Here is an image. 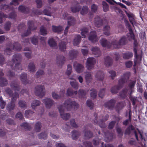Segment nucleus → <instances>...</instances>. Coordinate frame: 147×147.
Masks as SVG:
<instances>
[{
	"label": "nucleus",
	"mask_w": 147,
	"mask_h": 147,
	"mask_svg": "<svg viewBox=\"0 0 147 147\" xmlns=\"http://www.w3.org/2000/svg\"><path fill=\"white\" fill-rule=\"evenodd\" d=\"M79 107L78 104L75 101H72L71 99H69L65 100L62 105H59L58 107L61 116L65 120H67L70 117L69 113H64L65 108L67 111L71 110L73 107L75 110L76 109Z\"/></svg>",
	"instance_id": "1"
},
{
	"label": "nucleus",
	"mask_w": 147,
	"mask_h": 147,
	"mask_svg": "<svg viewBox=\"0 0 147 147\" xmlns=\"http://www.w3.org/2000/svg\"><path fill=\"white\" fill-rule=\"evenodd\" d=\"M129 79V72H127L123 74V76L119 81L118 85L115 86L111 88V92L113 94L117 93L118 91L123 86L124 84Z\"/></svg>",
	"instance_id": "2"
},
{
	"label": "nucleus",
	"mask_w": 147,
	"mask_h": 147,
	"mask_svg": "<svg viewBox=\"0 0 147 147\" xmlns=\"http://www.w3.org/2000/svg\"><path fill=\"white\" fill-rule=\"evenodd\" d=\"M21 59L22 56L20 54H16L13 56L12 61L13 64L16 63L14 69L17 71L19 70L20 71L22 70V68L20 65Z\"/></svg>",
	"instance_id": "3"
},
{
	"label": "nucleus",
	"mask_w": 147,
	"mask_h": 147,
	"mask_svg": "<svg viewBox=\"0 0 147 147\" xmlns=\"http://www.w3.org/2000/svg\"><path fill=\"white\" fill-rule=\"evenodd\" d=\"M94 118L92 122L95 125H97L98 124L99 126L101 128H105L106 127V126L104 122L108 119L109 117L108 115H106L104 118L101 119L98 122L97 120V114L96 113H94Z\"/></svg>",
	"instance_id": "4"
},
{
	"label": "nucleus",
	"mask_w": 147,
	"mask_h": 147,
	"mask_svg": "<svg viewBox=\"0 0 147 147\" xmlns=\"http://www.w3.org/2000/svg\"><path fill=\"white\" fill-rule=\"evenodd\" d=\"M127 40L126 37L123 36L121 37L119 42H117L116 40H114L112 42V44L113 45V46L115 48H119L121 45L126 44Z\"/></svg>",
	"instance_id": "5"
},
{
	"label": "nucleus",
	"mask_w": 147,
	"mask_h": 147,
	"mask_svg": "<svg viewBox=\"0 0 147 147\" xmlns=\"http://www.w3.org/2000/svg\"><path fill=\"white\" fill-rule=\"evenodd\" d=\"M28 29L26 32L22 35V36H27L31 33V30H35L37 28L34 25V22L33 21H29L28 22Z\"/></svg>",
	"instance_id": "6"
},
{
	"label": "nucleus",
	"mask_w": 147,
	"mask_h": 147,
	"mask_svg": "<svg viewBox=\"0 0 147 147\" xmlns=\"http://www.w3.org/2000/svg\"><path fill=\"white\" fill-rule=\"evenodd\" d=\"M36 95L40 97H43L45 94V88L43 85H38L35 88Z\"/></svg>",
	"instance_id": "7"
},
{
	"label": "nucleus",
	"mask_w": 147,
	"mask_h": 147,
	"mask_svg": "<svg viewBox=\"0 0 147 147\" xmlns=\"http://www.w3.org/2000/svg\"><path fill=\"white\" fill-rule=\"evenodd\" d=\"M96 63V61L94 58L93 57L88 58L87 60L86 67L88 70H91L94 68V65Z\"/></svg>",
	"instance_id": "8"
},
{
	"label": "nucleus",
	"mask_w": 147,
	"mask_h": 147,
	"mask_svg": "<svg viewBox=\"0 0 147 147\" xmlns=\"http://www.w3.org/2000/svg\"><path fill=\"white\" fill-rule=\"evenodd\" d=\"M129 36L133 40L134 51L136 53V47L138 46V42L137 40L135 38L134 35L131 29L129 28Z\"/></svg>",
	"instance_id": "9"
},
{
	"label": "nucleus",
	"mask_w": 147,
	"mask_h": 147,
	"mask_svg": "<svg viewBox=\"0 0 147 147\" xmlns=\"http://www.w3.org/2000/svg\"><path fill=\"white\" fill-rule=\"evenodd\" d=\"M32 12L34 13V14L36 15H39L42 14L43 13L44 14L48 16H51V13L47 9H45L44 10L43 12L38 10V9H33L32 10Z\"/></svg>",
	"instance_id": "10"
},
{
	"label": "nucleus",
	"mask_w": 147,
	"mask_h": 147,
	"mask_svg": "<svg viewBox=\"0 0 147 147\" xmlns=\"http://www.w3.org/2000/svg\"><path fill=\"white\" fill-rule=\"evenodd\" d=\"M5 92L10 97H12L11 98H14L17 99L19 97V95L18 93L15 92L13 93L12 90L9 88H6Z\"/></svg>",
	"instance_id": "11"
},
{
	"label": "nucleus",
	"mask_w": 147,
	"mask_h": 147,
	"mask_svg": "<svg viewBox=\"0 0 147 147\" xmlns=\"http://www.w3.org/2000/svg\"><path fill=\"white\" fill-rule=\"evenodd\" d=\"M17 99L14 98H11V102L7 105L6 109L9 112L14 109L15 107V103Z\"/></svg>",
	"instance_id": "12"
},
{
	"label": "nucleus",
	"mask_w": 147,
	"mask_h": 147,
	"mask_svg": "<svg viewBox=\"0 0 147 147\" xmlns=\"http://www.w3.org/2000/svg\"><path fill=\"white\" fill-rule=\"evenodd\" d=\"M47 108H50L54 104V101L50 98H46L42 100Z\"/></svg>",
	"instance_id": "13"
},
{
	"label": "nucleus",
	"mask_w": 147,
	"mask_h": 147,
	"mask_svg": "<svg viewBox=\"0 0 147 147\" xmlns=\"http://www.w3.org/2000/svg\"><path fill=\"white\" fill-rule=\"evenodd\" d=\"M88 39L92 42L93 43L98 41L96 33L95 31H93L91 32L90 35L88 37Z\"/></svg>",
	"instance_id": "14"
},
{
	"label": "nucleus",
	"mask_w": 147,
	"mask_h": 147,
	"mask_svg": "<svg viewBox=\"0 0 147 147\" xmlns=\"http://www.w3.org/2000/svg\"><path fill=\"white\" fill-rule=\"evenodd\" d=\"M115 102L116 100L114 99H112L106 102L104 106L109 109H112L113 108Z\"/></svg>",
	"instance_id": "15"
},
{
	"label": "nucleus",
	"mask_w": 147,
	"mask_h": 147,
	"mask_svg": "<svg viewBox=\"0 0 147 147\" xmlns=\"http://www.w3.org/2000/svg\"><path fill=\"white\" fill-rule=\"evenodd\" d=\"M100 42L102 46L103 47H107L108 48H110L113 45L111 43L107 41V40L105 38H102L100 40Z\"/></svg>",
	"instance_id": "16"
},
{
	"label": "nucleus",
	"mask_w": 147,
	"mask_h": 147,
	"mask_svg": "<svg viewBox=\"0 0 147 147\" xmlns=\"http://www.w3.org/2000/svg\"><path fill=\"white\" fill-rule=\"evenodd\" d=\"M76 23V20L74 18L71 17L68 18V25L65 28V30L68 31V30L70 26H74Z\"/></svg>",
	"instance_id": "17"
},
{
	"label": "nucleus",
	"mask_w": 147,
	"mask_h": 147,
	"mask_svg": "<svg viewBox=\"0 0 147 147\" xmlns=\"http://www.w3.org/2000/svg\"><path fill=\"white\" fill-rule=\"evenodd\" d=\"M104 63L106 66L109 67L112 64L113 60L109 56H107L105 58Z\"/></svg>",
	"instance_id": "18"
},
{
	"label": "nucleus",
	"mask_w": 147,
	"mask_h": 147,
	"mask_svg": "<svg viewBox=\"0 0 147 147\" xmlns=\"http://www.w3.org/2000/svg\"><path fill=\"white\" fill-rule=\"evenodd\" d=\"M94 23L95 25L97 27H99L102 25L103 21L100 17L97 16L95 18Z\"/></svg>",
	"instance_id": "19"
},
{
	"label": "nucleus",
	"mask_w": 147,
	"mask_h": 147,
	"mask_svg": "<svg viewBox=\"0 0 147 147\" xmlns=\"http://www.w3.org/2000/svg\"><path fill=\"white\" fill-rule=\"evenodd\" d=\"M18 10L22 13H28L30 11V8L28 7H25L23 5H20L18 8Z\"/></svg>",
	"instance_id": "20"
},
{
	"label": "nucleus",
	"mask_w": 147,
	"mask_h": 147,
	"mask_svg": "<svg viewBox=\"0 0 147 147\" xmlns=\"http://www.w3.org/2000/svg\"><path fill=\"white\" fill-rule=\"evenodd\" d=\"M75 65L74 64V67L77 72L80 73L83 71L84 66L78 63L76 66H75Z\"/></svg>",
	"instance_id": "21"
},
{
	"label": "nucleus",
	"mask_w": 147,
	"mask_h": 147,
	"mask_svg": "<svg viewBox=\"0 0 147 147\" xmlns=\"http://www.w3.org/2000/svg\"><path fill=\"white\" fill-rule=\"evenodd\" d=\"M20 79L22 83L26 84L28 83L27 79V74L26 73H23L20 76Z\"/></svg>",
	"instance_id": "22"
},
{
	"label": "nucleus",
	"mask_w": 147,
	"mask_h": 147,
	"mask_svg": "<svg viewBox=\"0 0 147 147\" xmlns=\"http://www.w3.org/2000/svg\"><path fill=\"white\" fill-rule=\"evenodd\" d=\"M57 63L61 65L64 64L65 61V57L61 55H57Z\"/></svg>",
	"instance_id": "23"
},
{
	"label": "nucleus",
	"mask_w": 147,
	"mask_h": 147,
	"mask_svg": "<svg viewBox=\"0 0 147 147\" xmlns=\"http://www.w3.org/2000/svg\"><path fill=\"white\" fill-rule=\"evenodd\" d=\"M78 53V52L77 50H71L69 51V57L70 59H73L76 57Z\"/></svg>",
	"instance_id": "24"
},
{
	"label": "nucleus",
	"mask_w": 147,
	"mask_h": 147,
	"mask_svg": "<svg viewBox=\"0 0 147 147\" xmlns=\"http://www.w3.org/2000/svg\"><path fill=\"white\" fill-rule=\"evenodd\" d=\"M71 137L72 139L75 140L77 139L80 135V132L76 130H73L71 132Z\"/></svg>",
	"instance_id": "25"
},
{
	"label": "nucleus",
	"mask_w": 147,
	"mask_h": 147,
	"mask_svg": "<svg viewBox=\"0 0 147 147\" xmlns=\"http://www.w3.org/2000/svg\"><path fill=\"white\" fill-rule=\"evenodd\" d=\"M91 51L93 54L95 55L96 57H98L100 55V52L99 48L97 47H93L92 48Z\"/></svg>",
	"instance_id": "26"
},
{
	"label": "nucleus",
	"mask_w": 147,
	"mask_h": 147,
	"mask_svg": "<svg viewBox=\"0 0 147 147\" xmlns=\"http://www.w3.org/2000/svg\"><path fill=\"white\" fill-rule=\"evenodd\" d=\"M87 93L86 91L83 89H80L78 92V96L79 98L82 99L86 98Z\"/></svg>",
	"instance_id": "27"
},
{
	"label": "nucleus",
	"mask_w": 147,
	"mask_h": 147,
	"mask_svg": "<svg viewBox=\"0 0 147 147\" xmlns=\"http://www.w3.org/2000/svg\"><path fill=\"white\" fill-rule=\"evenodd\" d=\"M95 77L99 80L102 81L104 77L103 72L101 71H99L96 74Z\"/></svg>",
	"instance_id": "28"
},
{
	"label": "nucleus",
	"mask_w": 147,
	"mask_h": 147,
	"mask_svg": "<svg viewBox=\"0 0 147 147\" xmlns=\"http://www.w3.org/2000/svg\"><path fill=\"white\" fill-rule=\"evenodd\" d=\"M61 94L60 95L57 94L55 92H52V96L53 98L54 99H58L60 98L61 97H63L64 96L65 91L64 90H62V91L61 92Z\"/></svg>",
	"instance_id": "29"
},
{
	"label": "nucleus",
	"mask_w": 147,
	"mask_h": 147,
	"mask_svg": "<svg viewBox=\"0 0 147 147\" xmlns=\"http://www.w3.org/2000/svg\"><path fill=\"white\" fill-rule=\"evenodd\" d=\"M136 83V81H129V91H130V95L134 92V86Z\"/></svg>",
	"instance_id": "30"
},
{
	"label": "nucleus",
	"mask_w": 147,
	"mask_h": 147,
	"mask_svg": "<svg viewBox=\"0 0 147 147\" xmlns=\"http://www.w3.org/2000/svg\"><path fill=\"white\" fill-rule=\"evenodd\" d=\"M81 40V37L79 35L76 36L73 41V45L74 46H77L80 43Z\"/></svg>",
	"instance_id": "31"
},
{
	"label": "nucleus",
	"mask_w": 147,
	"mask_h": 147,
	"mask_svg": "<svg viewBox=\"0 0 147 147\" xmlns=\"http://www.w3.org/2000/svg\"><path fill=\"white\" fill-rule=\"evenodd\" d=\"M66 43L64 41H61L59 44V50L62 51H64L66 49Z\"/></svg>",
	"instance_id": "32"
},
{
	"label": "nucleus",
	"mask_w": 147,
	"mask_h": 147,
	"mask_svg": "<svg viewBox=\"0 0 147 147\" xmlns=\"http://www.w3.org/2000/svg\"><path fill=\"white\" fill-rule=\"evenodd\" d=\"M129 21L133 26L136 25V23L135 20V16L134 15L131 13H129Z\"/></svg>",
	"instance_id": "33"
},
{
	"label": "nucleus",
	"mask_w": 147,
	"mask_h": 147,
	"mask_svg": "<svg viewBox=\"0 0 147 147\" xmlns=\"http://www.w3.org/2000/svg\"><path fill=\"white\" fill-rule=\"evenodd\" d=\"M124 106L123 103L122 102H118L115 107L116 111L119 113L120 110L122 109Z\"/></svg>",
	"instance_id": "34"
},
{
	"label": "nucleus",
	"mask_w": 147,
	"mask_h": 147,
	"mask_svg": "<svg viewBox=\"0 0 147 147\" xmlns=\"http://www.w3.org/2000/svg\"><path fill=\"white\" fill-rule=\"evenodd\" d=\"M35 113L30 110H26L25 111V116L26 118H30Z\"/></svg>",
	"instance_id": "35"
},
{
	"label": "nucleus",
	"mask_w": 147,
	"mask_h": 147,
	"mask_svg": "<svg viewBox=\"0 0 147 147\" xmlns=\"http://www.w3.org/2000/svg\"><path fill=\"white\" fill-rule=\"evenodd\" d=\"M81 34L83 37L85 38L86 37V35L88 34V29L85 27H84L81 29Z\"/></svg>",
	"instance_id": "36"
},
{
	"label": "nucleus",
	"mask_w": 147,
	"mask_h": 147,
	"mask_svg": "<svg viewBox=\"0 0 147 147\" xmlns=\"http://www.w3.org/2000/svg\"><path fill=\"white\" fill-rule=\"evenodd\" d=\"M78 92L77 91H73L71 88H68L67 90L66 93L67 96H72L74 94L76 95L77 94Z\"/></svg>",
	"instance_id": "37"
},
{
	"label": "nucleus",
	"mask_w": 147,
	"mask_h": 147,
	"mask_svg": "<svg viewBox=\"0 0 147 147\" xmlns=\"http://www.w3.org/2000/svg\"><path fill=\"white\" fill-rule=\"evenodd\" d=\"M110 27L108 25L105 26L103 29L104 34L107 36L110 35Z\"/></svg>",
	"instance_id": "38"
},
{
	"label": "nucleus",
	"mask_w": 147,
	"mask_h": 147,
	"mask_svg": "<svg viewBox=\"0 0 147 147\" xmlns=\"http://www.w3.org/2000/svg\"><path fill=\"white\" fill-rule=\"evenodd\" d=\"M8 84L7 80L3 78H0V86L3 87L6 86Z\"/></svg>",
	"instance_id": "39"
},
{
	"label": "nucleus",
	"mask_w": 147,
	"mask_h": 147,
	"mask_svg": "<svg viewBox=\"0 0 147 147\" xmlns=\"http://www.w3.org/2000/svg\"><path fill=\"white\" fill-rule=\"evenodd\" d=\"M10 86L11 88L13 89L15 91H19L20 90V87L17 84L11 83L10 84Z\"/></svg>",
	"instance_id": "40"
},
{
	"label": "nucleus",
	"mask_w": 147,
	"mask_h": 147,
	"mask_svg": "<svg viewBox=\"0 0 147 147\" xmlns=\"http://www.w3.org/2000/svg\"><path fill=\"white\" fill-rule=\"evenodd\" d=\"M53 31L55 32H61L63 29V28L61 26H52Z\"/></svg>",
	"instance_id": "41"
},
{
	"label": "nucleus",
	"mask_w": 147,
	"mask_h": 147,
	"mask_svg": "<svg viewBox=\"0 0 147 147\" xmlns=\"http://www.w3.org/2000/svg\"><path fill=\"white\" fill-rule=\"evenodd\" d=\"M48 43L51 47H57V43L53 38L49 39L48 41Z\"/></svg>",
	"instance_id": "42"
},
{
	"label": "nucleus",
	"mask_w": 147,
	"mask_h": 147,
	"mask_svg": "<svg viewBox=\"0 0 147 147\" xmlns=\"http://www.w3.org/2000/svg\"><path fill=\"white\" fill-rule=\"evenodd\" d=\"M28 69L30 72H34L35 71V65L33 62L30 63L28 65Z\"/></svg>",
	"instance_id": "43"
},
{
	"label": "nucleus",
	"mask_w": 147,
	"mask_h": 147,
	"mask_svg": "<svg viewBox=\"0 0 147 147\" xmlns=\"http://www.w3.org/2000/svg\"><path fill=\"white\" fill-rule=\"evenodd\" d=\"M22 49L20 44L18 42H15L13 46L12 49H15L18 51H20Z\"/></svg>",
	"instance_id": "44"
},
{
	"label": "nucleus",
	"mask_w": 147,
	"mask_h": 147,
	"mask_svg": "<svg viewBox=\"0 0 147 147\" xmlns=\"http://www.w3.org/2000/svg\"><path fill=\"white\" fill-rule=\"evenodd\" d=\"M103 10L104 12H107L109 10V6L108 4L105 1L102 2Z\"/></svg>",
	"instance_id": "45"
},
{
	"label": "nucleus",
	"mask_w": 147,
	"mask_h": 147,
	"mask_svg": "<svg viewBox=\"0 0 147 147\" xmlns=\"http://www.w3.org/2000/svg\"><path fill=\"white\" fill-rule=\"evenodd\" d=\"M40 101L37 100H34L32 102L31 106L33 109H34L36 107L39 106L40 104Z\"/></svg>",
	"instance_id": "46"
},
{
	"label": "nucleus",
	"mask_w": 147,
	"mask_h": 147,
	"mask_svg": "<svg viewBox=\"0 0 147 147\" xmlns=\"http://www.w3.org/2000/svg\"><path fill=\"white\" fill-rule=\"evenodd\" d=\"M127 89H124L122 91L120 92L119 95L122 98H125L127 96Z\"/></svg>",
	"instance_id": "47"
},
{
	"label": "nucleus",
	"mask_w": 147,
	"mask_h": 147,
	"mask_svg": "<svg viewBox=\"0 0 147 147\" xmlns=\"http://www.w3.org/2000/svg\"><path fill=\"white\" fill-rule=\"evenodd\" d=\"M90 91H91L90 93V95L91 98L92 99L96 98L97 92L96 90L94 89H92Z\"/></svg>",
	"instance_id": "48"
},
{
	"label": "nucleus",
	"mask_w": 147,
	"mask_h": 147,
	"mask_svg": "<svg viewBox=\"0 0 147 147\" xmlns=\"http://www.w3.org/2000/svg\"><path fill=\"white\" fill-rule=\"evenodd\" d=\"M38 138L40 139H43L44 140H46L47 139V135L46 131H44L43 132L39 134L38 135Z\"/></svg>",
	"instance_id": "49"
},
{
	"label": "nucleus",
	"mask_w": 147,
	"mask_h": 147,
	"mask_svg": "<svg viewBox=\"0 0 147 147\" xmlns=\"http://www.w3.org/2000/svg\"><path fill=\"white\" fill-rule=\"evenodd\" d=\"M93 136V134L90 131H86L85 133V137L87 139H89L92 138Z\"/></svg>",
	"instance_id": "50"
},
{
	"label": "nucleus",
	"mask_w": 147,
	"mask_h": 147,
	"mask_svg": "<svg viewBox=\"0 0 147 147\" xmlns=\"http://www.w3.org/2000/svg\"><path fill=\"white\" fill-rule=\"evenodd\" d=\"M31 42L33 45H36L38 43V36H34L31 38Z\"/></svg>",
	"instance_id": "51"
},
{
	"label": "nucleus",
	"mask_w": 147,
	"mask_h": 147,
	"mask_svg": "<svg viewBox=\"0 0 147 147\" xmlns=\"http://www.w3.org/2000/svg\"><path fill=\"white\" fill-rule=\"evenodd\" d=\"M41 123L40 122H37L35 124L34 129L37 132L40 131L41 128Z\"/></svg>",
	"instance_id": "52"
},
{
	"label": "nucleus",
	"mask_w": 147,
	"mask_h": 147,
	"mask_svg": "<svg viewBox=\"0 0 147 147\" xmlns=\"http://www.w3.org/2000/svg\"><path fill=\"white\" fill-rule=\"evenodd\" d=\"M0 8L1 10L4 9L6 10L8 9L9 11L10 10H13V8L10 7L9 5L6 4L1 5H0Z\"/></svg>",
	"instance_id": "53"
},
{
	"label": "nucleus",
	"mask_w": 147,
	"mask_h": 147,
	"mask_svg": "<svg viewBox=\"0 0 147 147\" xmlns=\"http://www.w3.org/2000/svg\"><path fill=\"white\" fill-rule=\"evenodd\" d=\"M21 126L24 127L27 130H30L31 129V126L26 123H22L21 125Z\"/></svg>",
	"instance_id": "54"
},
{
	"label": "nucleus",
	"mask_w": 147,
	"mask_h": 147,
	"mask_svg": "<svg viewBox=\"0 0 147 147\" xmlns=\"http://www.w3.org/2000/svg\"><path fill=\"white\" fill-rule=\"evenodd\" d=\"M85 78L87 83H89L92 79V76L90 74L88 73L85 75Z\"/></svg>",
	"instance_id": "55"
},
{
	"label": "nucleus",
	"mask_w": 147,
	"mask_h": 147,
	"mask_svg": "<svg viewBox=\"0 0 147 147\" xmlns=\"http://www.w3.org/2000/svg\"><path fill=\"white\" fill-rule=\"evenodd\" d=\"M88 8L86 6H83L81 11L80 13L82 15L86 14L88 12Z\"/></svg>",
	"instance_id": "56"
},
{
	"label": "nucleus",
	"mask_w": 147,
	"mask_h": 147,
	"mask_svg": "<svg viewBox=\"0 0 147 147\" xmlns=\"http://www.w3.org/2000/svg\"><path fill=\"white\" fill-rule=\"evenodd\" d=\"M81 9V6L80 5L74 7H71V10L74 13L79 11Z\"/></svg>",
	"instance_id": "57"
},
{
	"label": "nucleus",
	"mask_w": 147,
	"mask_h": 147,
	"mask_svg": "<svg viewBox=\"0 0 147 147\" xmlns=\"http://www.w3.org/2000/svg\"><path fill=\"white\" fill-rule=\"evenodd\" d=\"M11 22L8 21L4 25V29L6 31H9L10 30L11 26Z\"/></svg>",
	"instance_id": "58"
},
{
	"label": "nucleus",
	"mask_w": 147,
	"mask_h": 147,
	"mask_svg": "<svg viewBox=\"0 0 147 147\" xmlns=\"http://www.w3.org/2000/svg\"><path fill=\"white\" fill-rule=\"evenodd\" d=\"M116 130L117 133L118 134V136L119 138H121L123 134V132L121 129L119 127H116Z\"/></svg>",
	"instance_id": "59"
},
{
	"label": "nucleus",
	"mask_w": 147,
	"mask_h": 147,
	"mask_svg": "<svg viewBox=\"0 0 147 147\" xmlns=\"http://www.w3.org/2000/svg\"><path fill=\"white\" fill-rule=\"evenodd\" d=\"M86 105L89 107L90 109H93L94 104L90 100H87L86 101Z\"/></svg>",
	"instance_id": "60"
},
{
	"label": "nucleus",
	"mask_w": 147,
	"mask_h": 147,
	"mask_svg": "<svg viewBox=\"0 0 147 147\" xmlns=\"http://www.w3.org/2000/svg\"><path fill=\"white\" fill-rule=\"evenodd\" d=\"M8 16L7 15L4 14L2 11H0V24H1L3 22V18H8Z\"/></svg>",
	"instance_id": "61"
},
{
	"label": "nucleus",
	"mask_w": 147,
	"mask_h": 147,
	"mask_svg": "<svg viewBox=\"0 0 147 147\" xmlns=\"http://www.w3.org/2000/svg\"><path fill=\"white\" fill-rule=\"evenodd\" d=\"M19 107L21 108H25L27 107L26 102L23 100H20L18 102Z\"/></svg>",
	"instance_id": "62"
},
{
	"label": "nucleus",
	"mask_w": 147,
	"mask_h": 147,
	"mask_svg": "<svg viewBox=\"0 0 147 147\" xmlns=\"http://www.w3.org/2000/svg\"><path fill=\"white\" fill-rule=\"evenodd\" d=\"M70 84L71 86L76 89H77L78 87V84L77 82H71Z\"/></svg>",
	"instance_id": "63"
},
{
	"label": "nucleus",
	"mask_w": 147,
	"mask_h": 147,
	"mask_svg": "<svg viewBox=\"0 0 147 147\" xmlns=\"http://www.w3.org/2000/svg\"><path fill=\"white\" fill-rule=\"evenodd\" d=\"M67 70L66 74L69 76L71 74L72 71V66L70 64H68L67 66Z\"/></svg>",
	"instance_id": "64"
}]
</instances>
